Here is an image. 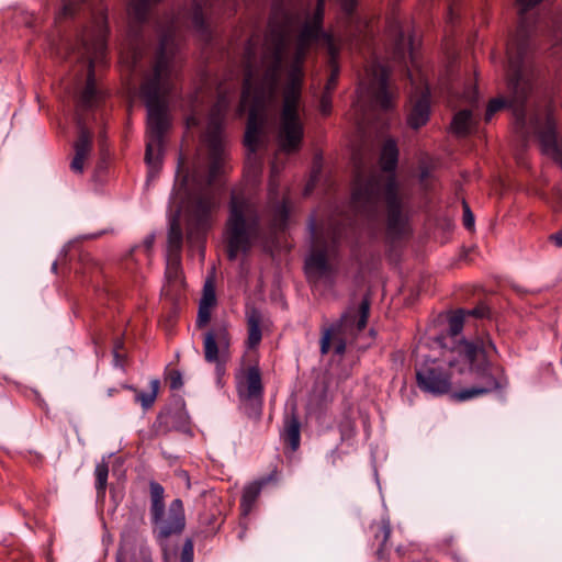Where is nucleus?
<instances>
[{
	"label": "nucleus",
	"mask_w": 562,
	"mask_h": 562,
	"mask_svg": "<svg viewBox=\"0 0 562 562\" xmlns=\"http://www.w3.org/2000/svg\"><path fill=\"white\" fill-rule=\"evenodd\" d=\"M543 0H516L518 27L507 44L508 100L496 98L488 102L485 121L508 105L514 115V128L522 140L537 136L542 153L562 169V139L559 138L551 106L533 95L535 37L544 35L553 47H562V13L539 14L536 7Z\"/></svg>",
	"instance_id": "f257e3e1"
},
{
	"label": "nucleus",
	"mask_w": 562,
	"mask_h": 562,
	"mask_svg": "<svg viewBox=\"0 0 562 562\" xmlns=\"http://www.w3.org/2000/svg\"><path fill=\"white\" fill-rule=\"evenodd\" d=\"M292 22L289 9L281 0L276 1L263 41L261 75L254 65L258 38L250 37L245 46V74L237 114L241 116L248 111L244 145L248 151L247 160L254 166L259 164L257 150L263 144L268 109L276 97Z\"/></svg>",
	"instance_id": "f03ea898"
},
{
	"label": "nucleus",
	"mask_w": 562,
	"mask_h": 562,
	"mask_svg": "<svg viewBox=\"0 0 562 562\" xmlns=\"http://www.w3.org/2000/svg\"><path fill=\"white\" fill-rule=\"evenodd\" d=\"M176 26L173 19L159 33V45L153 69L146 75L140 94L147 108V143L145 160L151 177L161 162V148L165 133L169 127L168 98L176 88L175 66Z\"/></svg>",
	"instance_id": "7ed1b4c3"
},
{
	"label": "nucleus",
	"mask_w": 562,
	"mask_h": 562,
	"mask_svg": "<svg viewBox=\"0 0 562 562\" xmlns=\"http://www.w3.org/2000/svg\"><path fill=\"white\" fill-rule=\"evenodd\" d=\"M397 161V144L395 139L389 138L384 142L380 154L382 170L389 175L384 176L375 171L369 175L358 172L351 196L356 212L371 223L378 221L381 203H384L386 235L391 239L401 238L408 223L407 204L400 193L394 175Z\"/></svg>",
	"instance_id": "20e7f679"
},
{
	"label": "nucleus",
	"mask_w": 562,
	"mask_h": 562,
	"mask_svg": "<svg viewBox=\"0 0 562 562\" xmlns=\"http://www.w3.org/2000/svg\"><path fill=\"white\" fill-rule=\"evenodd\" d=\"M106 36V18L100 13L93 18L92 24L78 35L75 44H67L65 47L66 58L76 59L87 70L86 87L77 100L76 109L78 138L74 144L75 156L70 164V169L76 173L83 172L85 161L92 151L93 133L87 126L85 112L93 109L100 100L94 66L105 56Z\"/></svg>",
	"instance_id": "39448f33"
},
{
	"label": "nucleus",
	"mask_w": 562,
	"mask_h": 562,
	"mask_svg": "<svg viewBox=\"0 0 562 562\" xmlns=\"http://www.w3.org/2000/svg\"><path fill=\"white\" fill-rule=\"evenodd\" d=\"M316 43L325 46L328 56H335L338 53L339 48L331 34L324 27H316L304 22L296 37L294 53L286 67V82L283 88L278 140L280 149L286 154L297 151L303 139L304 126L299 114L304 77L303 66L311 45Z\"/></svg>",
	"instance_id": "423d86ee"
},
{
	"label": "nucleus",
	"mask_w": 562,
	"mask_h": 562,
	"mask_svg": "<svg viewBox=\"0 0 562 562\" xmlns=\"http://www.w3.org/2000/svg\"><path fill=\"white\" fill-rule=\"evenodd\" d=\"M263 234L259 204L241 193H232L225 227L227 257L235 260L240 252H248Z\"/></svg>",
	"instance_id": "0eeeda50"
},
{
	"label": "nucleus",
	"mask_w": 562,
	"mask_h": 562,
	"mask_svg": "<svg viewBox=\"0 0 562 562\" xmlns=\"http://www.w3.org/2000/svg\"><path fill=\"white\" fill-rule=\"evenodd\" d=\"M150 507L149 516L153 525V536L161 549L162 562H173L176 548L170 546V538L182 533L186 527L183 503L173 499L166 512L165 488L158 482L149 483Z\"/></svg>",
	"instance_id": "6e6552de"
},
{
	"label": "nucleus",
	"mask_w": 562,
	"mask_h": 562,
	"mask_svg": "<svg viewBox=\"0 0 562 562\" xmlns=\"http://www.w3.org/2000/svg\"><path fill=\"white\" fill-rule=\"evenodd\" d=\"M389 69L376 59L366 67V75L358 87L353 106L359 126L369 123L374 111L387 112L394 106L395 93L389 86Z\"/></svg>",
	"instance_id": "1a4fd4ad"
},
{
	"label": "nucleus",
	"mask_w": 562,
	"mask_h": 562,
	"mask_svg": "<svg viewBox=\"0 0 562 562\" xmlns=\"http://www.w3.org/2000/svg\"><path fill=\"white\" fill-rule=\"evenodd\" d=\"M463 325V311H457L449 316L446 333L437 338L439 346L451 353H443L445 362L450 368L459 363L472 364L479 356H482L483 361H492V353H497L494 342L488 337L480 338L476 342L468 341L461 337Z\"/></svg>",
	"instance_id": "9d476101"
},
{
	"label": "nucleus",
	"mask_w": 562,
	"mask_h": 562,
	"mask_svg": "<svg viewBox=\"0 0 562 562\" xmlns=\"http://www.w3.org/2000/svg\"><path fill=\"white\" fill-rule=\"evenodd\" d=\"M313 235V246L311 252L305 258V274L311 283H324L327 286H334L336 282L337 267L331 263L338 257L339 243L341 239V229L337 226L329 229L326 234L317 235L314 225L311 224Z\"/></svg>",
	"instance_id": "9b49d317"
},
{
	"label": "nucleus",
	"mask_w": 562,
	"mask_h": 562,
	"mask_svg": "<svg viewBox=\"0 0 562 562\" xmlns=\"http://www.w3.org/2000/svg\"><path fill=\"white\" fill-rule=\"evenodd\" d=\"M216 207V198L209 188L191 194L186 205L187 241L190 248L199 249L201 258L204 257L203 244L212 226V213Z\"/></svg>",
	"instance_id": "f8f14e48"
},
{
	"label": "nucleus",
	"mask_w": 562,
	"mask_h": 562,
	"mask_svg": "<svg viewBox=\"0 0 562 562\" xmlns=\"http://www.w3.org/2000/svg\"><path fill=\"white\" fill-rule=\"evenodd\" d=\"M229 105L231 98L226 93L218 92L217 100L210 111L206 131L203 135V142L207 148L210 164V182L214 181L222 172L224 160L227 155L223 125Z\"/></svg>",
	"instance_id": "ddd939ff"
},
{
	"label": "nucleus",
	"mask_w": 562,
	"mask_h": 562,
	"mask_svg": "<svg viewBox=\"0 0 562 562\" xmlns=\"http://www.w3.org/2000/svg\"><path fill=\"white\" fill-rule=\"evenodd\" d=\"M470 367L476 383L472 386L461 389L451 394L457 402H465L474 397L483 396L490 393H498L502 400H505V391L509 385L508 376L502 366L494 364L492 361L472 362Z\"/></svg>",
	"instance_id": "4468645a"
},
{
	"label": "nucleus",
	"mask_w": 562,
	"mask_h": 562,
	"mask_svg": "<svg viewBox=\"0 0 562 562\" xmlns=\"http://www.w3.org/2000/svg\"><path fill=\"white\" fill-rule=\"evenodd\" d=\"M369 311L370 302L368 299H363L358 308L349 307L338 322L325 329L321 338L322 355L328 353L333 335L353 337L360 333L367 326Z\"/></svg>",
	"instance_id": "2eb2a0df"
},
{
	"label": "nucleus",
	"mask_w": 562,
	"mask_h": 562,
	"mask_svg": "<svg viewBox=\"0 0 562 562\" xmlns=\"http://www.w3.org/2000/svg\"><path fill=\"white\" fill-rule=\"evenodd\" d=\"M416 383L418 389L427 394L440 396L451 390V374L439 360H427L416 367Z\"/></svg>",
	"instance_id": "dca6fc26"
},
{
	"label": "nucleus",
	"mask_w": 562,
	"mask_h": 562,
	"mask_svg": "<svg viewBox=\"0 0 562 562\" xmlns=\"http://www.w3.org/2000/svg\"><path fill=\"white\" fill-rule=\"evenodd\" d=\"M183 232L180 224V211L169 221V231L166 251V278L169 282H177L181 278V252Z\"/></svg>",
	"instance_id": "f3484780"
},
{
	"label": "nucleus",
	"mask_w": 562,
	"mask_h": 562,
	"mask_svg": "<svg viewBox=\"0 0 562 562\" xmlns=\"http://www.w3.org/2000/svg\"><path fill=\"white\" fill-rule=\"evenodd\" d=\"M277 169H271V178L269 182V194L267 213L269 215L270 229L273 232L284 231L288 225L290 209L289 200L283 196L279 199L278 184L276 182Z\"/></svg>",
	"instance_id": "a211bd4d"
},
{
	"label": "nucleus",
	"mask_w": 562,
	"mask_h": 562,
	"mask_svg": "<svg viewBox=\"0 0 562 562\" xmlns=\"http://www.w3.org/2000/svg\"><path fill=\"white\" fill-rule=\"evenodd\" d=\"M231 335L226 325H215L203 336V351L206 362H217L228 358Z\"/></svg>",
	"instance_id": "6ab92c4d"
},
{
	"label": "nucleus",
	"mask_w": 562,
	"mask_h": 562,
	"mask_svg": "<svg viewBox=\"0 0 562 562\" xmlns=\"http://www.w3.org/2000/svg\"><path fill=\"white\" fill-rule=\"evenodd\" d=\"M239 395L246 401L254 402L258 408H261L263 400V385L261 373L258 366H251L246 371L245 389L239 387Z\"/></svg>",
	"instance_id": "aec40b11"
},
{
	"label": "nucleus",
	"mask_w": 562,
	"mask_h": 562,
	"mask_svg": "<svg viewBox=\"0 0 562 562\" xmlns=\"http://www.w3.org/2000/svg\"><path fill=\"white\" fill-rule=\"evenodd\" d=\"M430 117V92L425 90L412 101V108L407 115V124L413 130L426 125Z\"/></svg>",
	"instance_id": "412c9836"
},
{
	"label": "nucleus",
	"mask_w": 562,
	"mask_h": 562,
	"mask_svg": "<svg viewBox=\"0 0 562 562\" xmlns=\"http://www.w3.org/2000/svg\"><path fill=\"white\" fill-rule=\"evenodd\" d=\"M281 439L292 451H296L300 447L301 422L295 413V408L284 415Z\"/></svg>",
	"instance_id": "4be33fe9"
},
{
	"label": "nucleus",
	"mask_w": 562,
	"mask_h": 562,
	"mask_svg": "<svg viewBox=\"0 0 562 562\" xmlns=\"http://www.w3.org/2000/svg\"><path fill=\"white\" fill-rule=\"evenodd\" d=\"M159 0H131L128 4V15L132 23L140 26L148 19L150 9Z\"/></svg>",
	"instance_id": "5701e85b"
},
{
	"label": "nucleus",
	"mask_w": 562,
	"mask_h": 562,
	"mask_svg": "<svg viewBox=\"0 0 562 562\" xmlns=\"http://www.w3.org/2000/svg\"><path fill=\"white\" fill-rule=\"evenodd\" d=\"M267 482L268 479H261L244 487L240 502V508L244 515H248L251 512L258 496L261 493L262 487L267 484Z\"/></svg>",
	"instance_id": "b1692460"
},
{
	"label": "nucleus",
	"mask_w": 562,
	"mask_h": 562,
	"mask_svg": "<svg viewBox=\"0 0 562 562\" xmlns=\"http://www.w3.org/2000/svg\"><path fill=\"white\" fill-rule=\"evenodd\" d=\"M261 315L257 310H252L247 315V329L248 337L246 340V346L248 349H255L261 341L262 333L260 328Z\"/></svg>",
	"instance_id": "393cba45"
},
{
	"label": "nucleus",
	"mask_w": 562,
	"mask_h": 562,
	"mask_svg": "<svg viewBox=\"0 0 562 562\" xmlns=\"http://www.w3.org/2000/svg\"><path fill=\"white\" fill-rule=\"evenodd\" d=\"M473 124L474 117L472 111L464 109L454 114L451 128L456 134L465 136L471 132Z\"/></svg>",
	"instance_id": "a878e982"
},
{
	"label": "nucleus",
	"mask_w": 562,
	"mask_h": 562,
	"mask_svg": "<svg viewBox=\"0 0 562 562\" xmlns=\"http://www.w3.org/2000/svg\"><path fill=\"white\" fill-rule=\"evenodd\" d=\"M159 385V380L154 379L150 381V392H139L132 385H125L124 387L135 392V401L142 405L143 409L147 411L154 405L156 401Z\"/></svg>",
	"instance_id": "bb28decb"
},
{
	"label": "nucleus",
	"mask_w": 562,
	"mask_h": 562,
	"mask_svg": "<svg viewBox=\"0 0 562 562\" xmlns=\"http://www.w3.org/2000/svg\"><path fill=\"white\" fill-rule=\"evenodd\" d=\"M191 23L192 26L203 36H209V27L204 16L203 5L194 1L192 4L191 12Z\"/></svg>",
	"instance_id": "cd10ccee"
},
{
	"label": "nucleus",
	"mask_w": 562,
	"mask_h": 562,
	"mask_svg": "<svg viewBox=\"0 0 562 562\" xmlns=\"http://www.w3.org/2000/svg\"><path fill=\"white\" fill-rule=\"evenodd\" d=\"M95 490L99 497L105 495L109 475V465L105 461H102L95 465Z\"/></svg>",
	"instance_id": "c85d7f7f"
},
{
	"label": "nucleus",
	"mask_w": 562,
	"mask_h": 562,
	"mask_svg": "<svg viewBox=\"0 0 562 562\" xmlns=\"http://www.w3.org/2000/svg\"><path fill=\"white\" fill-rule=\"evenodd\" d=\"M338 56L339 52L335 56H328V67L330 69V75L325 85L324 92L331 93L336 88L338 76L340 72V68L338 65Z\"/></svg>",
	"instance_id": "c756f323"
},
{
	"label": "nucleus",
	"mask_w": 562,
	"mask_h": 562,
	"mask_svg": "<svg viewBox=\"0 0 562 562\" xmlns=\"http://www.w3.org/2000/svg\"><path fill=\"white\" fill-rule=\"evenodd\" d=\"M374 536H375V539L381 540L380 547L378 549V554L382 555L386 548V542L391 536V526H390L389 520H382L378 525Z\"/></svg>",
	"instance_id": "7c9ffc66"
},
{
	"label": "nucleus",
	"mask_w": 562,
	"mask_h": 562,
	"mask_svg": "<svg viewBox=\"0 0 562 562\" xmlns=\"http://www.w3.org/2000/svg\"><path fill=\"white\" fill-rule=\"evenodd\" d=\"M117 562H123L120 554L117 555ZM130 562H153L150 549L145 544H140L138 549L133 552Z\"/></svg>",
	"instance_id": "2f4dec72"
},
{
	"label": "nucleus",
	"mask_w": 562,
	"mask_h": 562,
	"mask_svg": "<svg viewBox=\"0 0 562 562\" xmlns=\"http://www.w3.org/2000/svg\"><path fill=\"white\" fill-rule=\"evenodd\" d=\"M324 14L325 0H317L313 14L305 22L313 24L316 27H323Z\"/></svg>",
	"instance_id": "473e14b6"
},
{
	"label": "nucleus",
	"mask_w": 562,
	"mask_h": 562,
	"mask_svg": "<svg viewBox=\"0 0 562 562\" xmlns=\"http://www.w3.org/2000/svg\"><path fill=\"white\" fill-rule=\"evenodd\" d=\"M80 9V3L71 0H65L63 9L59 13V19L72 18L77 14V12H79Z\"/></svg>",
	"instance_id": "72a5a7b5"
},
{
	"label": "nucleus",
	"mask_w": 562,
	"mask_h": 562,
	"mask_svg": "<svg viewBox=\"0 0 562 562\" xmlns=\"http://www.w3.org/2000/svg\"><path fill=\"white\" fill-rule=\"evenodd\" d=\"M462 311H463L464 317L467 315L468 316H473V317H476V318H488L491 316L490 307L487 305L483 304V303L479 304L474 308L462 310Z\"/></svg>",
	"instance_id": "f704fd0d"
},
{
	"label": "nucleus",
	"mask_w": 562,
	"mask_h": 562,
	"mask_svg": "<svg viewBox=\"0 0 562 562\" xmlns=\"http://www.w3.org/2000/svg\"><path fill=\"white\" fill-rule=\"evenodd\" d=\"M193 540L190 538L186 539L180 554V562H193Z\"/></svg>",
	"instance_id": "c9c22d12"
},
{
	"label": "nucleus",
	"mask_w": 562,
	"mask_h": 562,
	"mask_svg": "<svg viewBox=\"0 0 562 562\" xmlns=\"http://www.w3.org/2000/svg\"><path fill=\"white\" fill-rule=\"evenodd\" d=\"M319 111L323 115H328L331 111V93L323 92L319 100Z\"/></svg>",
	"instance_id": "e433bc0d"
},
{
	"label": "nucleus",
	"mask_w": 562,
	"mask_h": 562,
	"mask_svg": "<svg viewBox=\"0 0 562 562\" xmlns=\"http://www.w3.org/2000/svg\"><path fill=\"white\" fill-rule=\"evenodd\" d=\"M210 318H211V313H210L209 306L201 304L199 307L196 325L199 327H203L209 323Z\"/></svg>",
	"instance_id": "4c0bfd02"
},
{
	"label": "nucleus",
	"mask_w": 562,
	"mask_h": 562,
	"mask_svg": "<svg viewBox=\"0 0 562 562\" xmlns=\"http://www.w3.org/2000/svg\"><path fill=\"white\" fill-rule=\"evenodd\" d=\"M463 225L467 229L474 227V215L465 201H463Z\"/></svg>",
	"instance_id": "58836bf2"
},
{
	"label": "nucleus",
	"mask_w": 562,
	"mask_h": 562,
	"mask_svg": "<svg viewBox=\"0 0 562 562\" xmlns=\"http://www.w3.org/2000/svg\"><path fill=\"white\" fill-rule=\"evenodd\" d=\"M168 382H169L170 389H172V390L180 389L183 384L181 373L176 370L171 371L168 376Z\"/></svg>",
	"instance_id": "ea45409f"
},
{
	"label": "nucleus",
	"mask_w": 562,
	"mask_h": 562,
	"mask_svg": "<svg viewBox=\"0 0 562 562\" xmlns=\"http://www.w3.org/2000/svg\"><path fill=\"white\" fill-rule=\"evenodd\" d=\"M333 338H335V353L339 356L342 355L346 351V340L349 337L342 335H333Z\"/></svg>",
	"instance_id": "a19ab883"
},
{
	"label": "nucleus",
	"mask_w": 562,
	"mask_h": 562,
	"mask_svg": "<svg viewBox=\"0 0 562 562\" xmlns=\"http://www.w3.org/2000/svg\"><path fill=\"white\" fill-rule=\"evenodd\" d=\"M228 358H225V359H222V360H218L217 362H213L215 364V373H216V376H217V383L221 384L222 383V378L225 375V372H226V361H227Z\"/></svg>",
	"instance_id": "79ce46f5"
},
{
	"label": "nucleus",
	"mask_w": 562,
	"mask_h": 562,
	"mask_svg": "<svg viewBox=\"0 0 562 562\" xmlns=\"http://www.w3.org/2000/svg\"><path fill=\"white\" fill-rule=\"evenodd\" d=\"M341 7L347 14H351L356 7V0H340Z\"/></svg>",
	"instance_id": "37998d69"
},
{
	"label": "nucleus",
	"mask_w": 562,
	"mask_h": 562,
	"mask_svg": "<svg viewBox=\"0 0 562 562\" xmlns=\"http://www.w3.org/2000/svg\"><path fill=\"white\" fill-rule=\"evenodd\" d=\"M553 203L562 210V188H557L553 192Z\"/></svg>",
	"instance_id": "c03bdc74"
},
{
	"label": "nucleus",
	"mask_w": 562,
	"mask_h": 562,
	"mask_svg": "<svg viewBox=\"0 0 562 562\" xmlns=\"http://www.w3.org/2000/svg\"><path fill=\"white\" fill-rule=\"evenodd\" d=\"M549 239L557 246L562 247V228L550 235Z\"/></svg>",
	"instance_id": "a18cd8bd"
},
{
	"label": "nucleus",
	"mask_w": 562,
	"mask_h": 562,
	"mask_svg": "<svg viewBox=\"0 0 562 562\" xmlns=\"http://www.w3.org/2000/svg\"><path fill=\"white\" fill-rule=\"evenodd\" d=\"M155 237L154 235H149L144 239L143 247L146 251H149L154 245Z\"/></svg>",
	"instance_id": "49530a36"
},
{
	"label": "nucleus",
	"mask_w": 562,
	"mask_h": 562,
	"mask_svg": "<svg viewBox=\"0 0 562 562\" xmlns=\"http://www.w3.org/2000/svg\"><path fill=\"white\" fill-rule=\"evenodd\" d=\"M214 301H215V296L213 293L205 294L202 304H204L205 306H209V305H212L214 303Z\"/></svg>",
	"instance_id": "de8ad7c7"
},
{
	"label": "nucleus",
	"mask_w": 562,
	"mask_h": 562,
	"mask_svg": "<svg viewBox=\"0 0 562 562\" xmlns=\"http://www.w3.org/2000/svg\"><path fill=\"white\" fill-rule=\"evenodd\" d=\"M199 121H198V117L192 114L191 116L188 117V125H198Z\"/></svg>",
	"instance_id": "09e8293b"
},
{
	"label": "nucleus",
	"mask_w": 562,
	"mask_h": 562,
	"mask_svg": "<svg viewBox=\"0 0 562 562\" xmlns=\"http://www.w3.org/2000/svg\"><path fill=\"white\" fill-rule=\"evenodd\" d=\"M313 186H314V182H313V180H311V181L307 183V186H306L305 194H307V193L312 190Z\"/></svg>",
	"instance_id": "8fccbe9b"
},
{
	"label": "nucleus",
	"mask_w": 562,
	"mask_h": 562,
	"mask_svg": "<svg viewBox=\"0 0 562 562\" xmlns=\"http://www.w3.org/2000/svg\"><path fill=\"white\" fill-rule=\"evenodd\" d=\"M328 458L331 459V463L334 464L335 463V458H336V450H331Z\"/></svg>",
	"instance_id": "3c124183"
},
{
	"label": "nucleus",
	"mask_w": 562,
	"mask_h": 562,
	"mask_svg": "<svg viewBox=\"0 0 562 562\" xmlns=\"http://www.w3.org/2000/svg\"><path fill=\"white\" fill-rule=\"evenodd\" d=\"M245 536H246L245 531H240V532L238 533V538H239L240 540H243V539L245 538Z\"/></svg>",
	"instance_id": "603ef678"
},
{
	"label": "nucleus",
	"mask_w": 562,
	"mask_h": 562,
	"mask_svg": "<svg viewBox=\"0 0 562 562\" xmlns=\"http://www.w3.org/2000/svg\"><path fill=\"white\" fill-rule=\"evenodd\" d=\"M115 390L114 389H109L108 390V395L109 396H112L114 394Z\"/></svg>",
	"instance_id": "864d4df0"
},
{
	"label": "nucleus",
	"mask_w": 562,
	"mask_h": 562,
	"mask_svg": "<svg viewBox=\"0 0 562 562\" xmlns=\"http://www.w3.org/2000/svg\"><path fill=\"white\" fill-rule=\"evenodd\" d=\"M52 270L53 271H56L57 270V262H54L53 266H52Z\"/></svg>",
	"instance_id": "5fc2aeb1"
},
{
	"label": "nucleus",
	"mask_w": 562,
	"mask_h": 562,
	"mask_svg": "<svg viewBox=\"0 0 562 562\" xmlns=\"http://www.w3.org/2000/svg\"><path fill=\"white\" fill-rule=\"evenodd\" d=\"M449 15H450V19L452 20V19H453V11H452V9H451V8H450V10H449Z\"/></svg>",
	"instance_id": "6e6d98bb"
},
{
	"label": "nucleus",
	"mask_w": 562,
	"mask_h": 562,
	"mask_svg": "<svg viewBox=\"0 0 562 562\" xmlns=\"http://www.w3.org/2000/svg\"><path fill=\"white\" fill-rule=\"evenodd\" d=\"M133 32L135 33V36L139 35L137 30H134Z\"/></svg>",
	"instance_id": "4d7b16f0"
}]
</instances>
